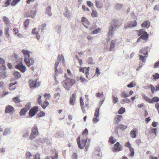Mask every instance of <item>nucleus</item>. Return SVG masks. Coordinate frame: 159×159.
<instances>
[{
	"label": "nucleus",
	"instance_id": "57",
	"mask_svg": "<svg viewBox=\"0 0 159 159\" xmlns=\"http://www.w3.org/2000/svg\"><path fill=\"white\" fill-rule=\"evenodd\" d=\"M157 129L156 128H152L151 130V132L152 133H154L155 135L154 136V137H155L157 135Z\"/></svg>",
	"mask_w": 159,
	"mask_h": 159
},
{
	"label": "nucleus",
	"instance_id": "3",
	"mask_svg": "<svg viewBox=\"0 0 159 159\" xmlns=\"http://www.w3.org/2000/svg\"><path fill=\"white\" fill-rule=\"evenodd\" d=\"M57 59L58 60L57 62H56L54 66L55 74V75L56 76H57L58 75L57 67L59 63L61 62V61L63 64L65 63L64 56L62 54L59 55L57 57Z\"/></svg>",
	"mask_w": 159,
	"mask_h": 159
},
{
	"label": "nucleus",
	"instance_id": "31",
	"mask_svg": "<svg viewBox=\"0 0 159 159\" xmlns=\"http://www.w3.org/2000/svg\"><path fill=\"white\" fill-rule=\"evenodd\" d=\"M46 25L45 23L42 24L39 28L41 30L42 32H43L46 29Z\"/></svg>",
	"mask_w": 159,
	"mask_h": 159
},
{
	"label": "nucleus",
	"instance_id": "27",
	"mask_svg": "<svg viewBox=\"0 0 159 159\" xmlns=\"http://www.w3.org/2000/svg\"><path fill=\"white\" fill-rule=\"evenodd\" d=\"M148 55H143L142 54L139 55V57H140L139 60L143 63H145L146 61V58L148 57Z\"/></svg>",
	"mask_w": 159,
	"mask_h": 159
},
{
	"label": "nucleus",
	"instance_id": "6",
	"mask_svg": "<svg viewBox=\"0 0 159 159\" xmlns=\"http://www.w3.org/2000/svg\"><path fill=\"white\" fill-rule=\"evenodd\" d=\"M38 110V107L35 106L32 108L29 112V116L30 117H32L34 116L37 113Z\"/></svg>",
	"mask_w": 159,
	"mask_h": 159
},
{
	"label": "nucleus",
	"instance_id": "43",
	"mask_svg": "<svg viewBox=\"0 0 159 159\" xmlns=\"http://www.w3.org/2000/svg\"><path fill=\"white\" fill-rule=\"evenodd\" d=\"M123 5L120 3H116L115 6V8L117 10H120L122 7Z\"/></svg>",
	"mask_w": 159,
	"mask_h": 159
},
{
	"label": "nucleus",
	"instance_id": "14",
	"mask_svg": "<svg viewBox=\"0 0 159 159\" xmlns=\"http://www.w3.org/2000/svg\"><path fill=\"white\" fill-rule=\"evenodd\" d=\"M21 52L25 56L24 60H26V59L30 57V54L31 52L29 51L28 50H25L23 49L21 51Z\"/></svg>",
	"mask_w": 159,
	"mask_h": 159
},
{
	"label": "nucleus",
	"instance_id": "7",
	"mask_svg": "<svg viewBox=\"0 0 159 159\" xmlns=\"http://www.w3.org/2000/svg\"><path fill=\"white\" fill-rule=\"evenodd\" d=\"M16 69L19 70L23 73L26 70V67L23 65L22 62L18 63L16 66Z\"/></svg>",
	"mask_w": 159,
	"mask_h": 159
},
{
	"label": "nucleus",
	"instance_id": "20",
	"mask_svg": "<svg viewBox=\"0 0 159 159\" xmlns=\"http://www.w3.org/2000/svg\"><path fill=\"white\" fill-rule=\"evenodd\" d=\"M138 129L136 128H134L130 132V135L133 138H135L136 137V132L138 131Z\"/></svg>",
	"mask_w": 159,
	"mask_h": 159
},
{
	"label": "nucleus",
	"instance_id": "61",
	"mask_svg": "<svg viewBox=\"0 0 159 159\" xmlns=\"http://www.w3.org/2000/svg\"><path fill=\"white\" fill-rule=\"evenodd\" d=\"M72 159H77V155L76 153H73V155H72Z\"/></svg>",
	"mask_w": 159,
	"mask_h": 159
},
{
	"label": "nucleus",
	"instance_id": "40",
	"mask_svg": "<svg viewBox=\"0 0 159 159\" xmlns=\"http://www.w3.org/2000/svg\"><path fill=\"white\" fill-rule=\"evenodd\" d=\"M125 111V109L124 107H121L119 109L118 113L122 115L124 113Z\"/></svg>",
	"mask_w": 159,
	"mask_h": 159
},
{
	"label": "nucleus",
	"instance_id": "21",
	"mask_svg": "<svg viewBox=\"0 0 159 159\" xmlns=\"http://www.w3.org/2000/svg\"><path fill=\"white\" fill-rule=\"evenodd\" d=\"M150 26V22L148 20L144 22L141 24V26L143 27L148 28Z\"/></svg>",
	"mask_w": 159,
	"mask_h": 159
},
{
	"label": "nucleus",
	"instance_id": "35",
	"mask_svg": "<svg viewBox=\"0 0 159 159\" xmlns=\"http://www.w3.org/2000/svg\"><path fill=\"white\" fill-rule=\"evenodd\" d=\"M137 31L138 34V36H140L141 35L144 34V33H145V32H146L143 29H141L139 30H137Z\"/></svg>",
	"mask_w": 159,
	"mask_h": 159
},
{
	"label": "nucleus",
	"instance_id": "51",
	"mask_svg": "<svg viewBox=\"0 0 159 159\" xmlns=\"http://www.w3.org/2000/svg\"><path fill=\"white\" fill-rule=\"evenodd\" d=\"M159 101V98L157 97H155L152 99L151 101V103H152L153 102H158Z\"/></svg>",
	"mask_w": 159,
	"mask_h": 159
},
{
	"label": "nucleus",
	"instance_id": "45",
	"mask_svg": "<svg viewBox=\"0 0 159 159\" xmlns=\"http://www.w3.org/2000/svg\"><path fill=\"white\" fill-rule=\"evenodd\" d=\"M55 29L56 31L58 33H60V32L61 29V25H57L55 28Z\"/></svg>",
	"mask_w": 159,
	"mask_h": 159
},
{
	"label": "nucleus",
	"instance_id": "38",
	"mask_svg": "<svg viewBox=\"0 0 159 159\" xmlns=\"http://www.w3.org/2000/svg\"><path fill=\"white\" fill-rule=\"evenodd\" d=\"M116 140L115 139H113L112 136H111L109 139V142L111 144H114L116 142Z\"/></svg>",
	"mask_w": 159,
	"mask_h": 159
},
{
	"label": "nucleus",
	"instance_id": "42",
	"mask_svg": "<svg viewBox=\"0 0 159 159\" xmlns=\"http://www.w3.org/2000/svg\"><path fill=\"white\" fill-rule=\"evenodd\" d=\"M142 97L145 100H146V101L151 103V99H150L149 97L145 95H142Z\"/></svg>",
	"mask_w": 159,
	"mask_h": 159
},
{
	"label": "nucleus",
	"instance_id": "25",
	"mask_svg": "<svg viewBox=\"0 0 159 159\" xmlns=\"http://www.w3.org/2000/svg\"><path fill=\"white\" fill-rule=\"evenodd\" d=\"M140 54H142L143 55H148V52L146 48H143L142 49L139 51Z\"/></svg>",
	"mask_w": 159,
	"mask_h": 159
},
{
	"label": "nucleus",
	"instance_id": "13",
	"mask_svg": "<svg viewBox=\"0 0 159 159\" xmlns=\"http://www.w3.org/2000/svg\"><path fill=\"white\" fill-rule=\"evenodd\" d=\"M122 150V146L120 145L119 142H117L114 145L113 150L114 152L120 151Z\"/></svg>",
	"mask_w": 159,
	"mask_h": 159
},
{
	"label": "nucleus",
	"instance_id": "53",
	"mask_svg": "<svg viewBox=\"0 0 159 159\" xmlns=\"http://www.w3.org/2000/svg\"><path fill=\"white\" fill-rule=\"evenodd\" d=\"M119 127L121 130H124L127 128V126L121 124L119 125Z\"/></svg>",
	"mask_w": 159,
	"mask_h": 159
},
{
	"label": "nucleus",
	"instance_id": "15",
	"mask_svg": "<svg viewBox=\"0 0 159 159\" xmlns=\"http://www.w3.org/2000/svg\"><path fill=\"white\" fill-rule=\"evenodd\" d=\"M30 85L31 88L34 89L39 87L40 85V84L39 83H37L35 81H33V80H30Z\"/></svg>",
	"mask_w": 159,
	"mask_h": 159
},
{
	"label": "nucleus",
	"instance_id": "34",
	"mask_svg": "<svg viewBox=\"0 0 159 159\" xmlns=\"http://www.w3.org/2000/svg\"><path fill=\"white\" fill-rule=\"evenodd\" d=\"M49 104L48 101H45L43 103H42L40 105L43 109H45L48 105Z\"/></svg>",
	"mask_w": 159,
	"mask_h": 159
},
{
	"label": "nucleus",
	"instance_id": "48",
	"mask_svg": "<svg viewBox=\"0 0 159 159\" xmlns=\"http://www.w3.org/2000/svg\"><path fill=\"white\" fill-rule=\"evenodd\" d=\"M62 133L61 132H57L55 135L56 137L59 138L62 137Z\"/></svg>",
	"mask_w": 159,
	"mask_h": 159
},
{
	"label": "nucleus",
	"instance_id": "16",
	"mask_svg": "<svg viewBox=\"0 0 159 159\" xmlns=\"http://www.w3.org/2000/svg\"><path fill=\"white\" fill-rule=\"evenodd\" d=\"M13 74L14 76V78H12L11 80V81H13L14 80L18 79L21 77L20 73L17 71H15L13 73Z\"/></svg>",
	"mask_w": 159,
	"mask_h": 159
},
{
	"label": "nucleus",
	"instance_id": "29",
	"mask_svg": "<svg viewBox=\"0 0 159 159\" xmlns=\"http://www.w3.org/2000/svg\"><path fill=\"white\" fill-rule=\"evenodd\" d=\"M17 84V82L16 81L14 83H11L9 85L10 89L11 90H14L15 89L16 87H15L13 86H12L13 85H14L15 84Z\"/></svg>",
	"mask_w": 159,
	"mask_h": 159
},
{
	"label": "nucleus",
	"instance_id": "50",
	"mask_svg": "<svg viewBox=\"0 0 159 159\" xmlns=\"http://www.w3.org/2000/svg\"><path fill=\"white\" fill-rule=\"evenodd\" d=\"M80 106L81 108H83L84 107V103L83 101V100L82 97H80Z\"/></svg>",
	"mask_w": 159,
	"mask_h": 159
},
{
	"label": "nucleus",
	"instance_id": "10",
	"mask_svg": "<svg viewBox=\"0 0 159 159\" xmlns=\"http://www.w3.org/2000/svg\"><path fill=\"white\" fill-rule=\"evenodd\" d=\"M24 61L28 67H30V66H32L34 63V60L32 57L26 59V60Z\"/></svg>",
	"mask_w": 159,
	"mask_h": 159
},
{
	"label": "nucleus",
	"instance_id": "17",
	"mask_svg": "<svg viewBox=\"0 0 159 159\" xmlns=\"http://www.w3.org/2000/svg\"><path fill=\"white\" fill-rule=\"evenodd\" d=\"M36 10H34L30 11V13H26L27 17H31L32 18H34L36 14Z\"/></svg>",
	"mask_w": 159,
	"mask_h": 159
},
{
	"label": "nucleus",
	"instance_id": "23",
	"mask_svg": "<svg viewBox=\"0 0 159 159\" xmlns=\"http://www.w3.org/2000/svg\"><path fill=\"white\" fill-rule=\"evenodd\" d=\"M13 110V107L11 106L8 105L6 107L5 112L6 113H8L12 112Z\"/></svg>",
	"mask_w": 159,
	"mask_h": 159
},
{
	"label": "nucleus",
	"instance_id": "56",
	"mask_svg": "<svg viewBox=\"0 0 159 159\" xmlns=\"http://www.w3.org/2000/svg\"><path fill=\"white\" fill-rule=\"evenodd\" d=\"M13 100L15 103H19L20 102V99L18 97H15L13 98Z\"/></svg>",
	"mask_w": 159,
	"mask_h": 159
},
{
	"label": "nucleus",
	"instance_id": "24",
	"mask_svg": "<svg viewBox=\"0 0 159 159\" xmlns=\"http://www.w3.org/2000/svg\"><path fill=\"white\" fill-rule=\"evenodd\" d=\"M122 118V116L121 115L116 116L115 118L114 123L115 124H118L121 121Z\"/></svg>",
	"mask_w": 159,
	"mask_h": 159
},
{
	"label": "nucleus",
	"instance_id": "39",
	"mask_svg": "<svg viewBox=\"0 0 159 159\" xmlns=\"http://www.w3.org/2000/svg\"><path fill=\"white\" fill-rule=\"evenodd\" d=\"M10 133V130L9 129L6 128L5 129L3 133V135H7Z\"/></svg>",
	"mask_w": 159,
	"mask_h": 159
},
{
	"label": "nucleus",
	"instance_id": "44",
	"mask_svg": "<svg viewBox=\"0 0 159 159\" xmlns=\"http://www.w3.org/2000/svg\"><path fill=\"white\" fill-rule=\"evenodd\" d=\"M91 15L93 17H97V14L96 11L93 10L91 14Z\"/></svg>",
	"mask_w": 159,
	"mask_h": 159
},
{
	"label": "nucleus",
	"instance_id": "54",
	"mask_svg": "<svg viewBox=\"0 0 159 159\" xmlns=\"http://www.w3.org/2000/svg\"><path fill=\"white\" fill-rule=\"evenodd\" d=\"M30 23V19H26L25 21V27L27 28L29 25Z\"/></svg>",
	"mask_w": 159,
	"mask_h": 159
},
{
	"label": "nucleus",
	"instance_id": "46",
	"mask_svg": "<svg viewBox=\"0 0 159 159\" xmlns=\"http://www.w3.org/2000/svg\"><path fill=\"white\" fill-rule=\"evenodd\" d=\"M121 97L124 98H126L129 96L128 93H125V91L122 92L121 94Z\"/></svg>",
	"mask_w": 159,
	"mask_h": 159
},
{
	"label": "nucleus",
	"instance_id": "4",
	"mask_svg": "<svg viewBox=\"0 0 159 159\" xmlns=\"http://www.w3.org/2000/svg\"><path fill=\"white\" fill-rule=\"evenodd\" d=\"M39 132L38 127L36 125H35L32 128V132L29 138L30 140H32L35 138Z\"/></svg>",
	"mask_w": 159,
	"mask_h": 159
},
{
	"label": "nucleus",
	"instance_id": "49",
	"mask_svg": "<svg viewBox=\"0 0 159 159\" xmlns=\"http://www.w3.org/2000/svg\"><path fill=\"white\" fill-rule=\"evenodd\" d=\"M27 111H26L24 109H22L20 112V116H22L25 115Z\"/></svg>",
	"mask_w": 159,
	"mask_h": 159
},
{
	"label": "nucleus",
	"instance_id": "33",
	"mask_svg": "<svg viewBox=\"0 0 159 159\" xmlns=\"http://www.w3.org/2000/svg\"><path fill=\"white\" fill-rule=\"evenodd\" d=\"M130 102L131 101L130 99L128 98H125L121 100L120 103L122 104H124L127 102Z\"/></svg>",
	"mask_w": 159,
	"mask_h": 159
},
{
	"label": "nucleus",
	"instance_id": "36",
	"mask_svg": "<svg viewBox=\"0 0 159 159\" xmlns=\"http://www.w3.org/2000/svg\"><path fill=\"white\" fill-rule=\"evenodd\" d=\"M99 110L100 108H96L94 114V117H99Z\"/></svg>",
	"mask_w": 159,
	"mask_h": 159
},
{
	"label": "nucleus",
	"instance_id": "18",
	"mask_svg": "<svg viewBox=\"0 0 159 159\" xmlns=\"http://www.w3.org/2000/svg\"><path fill=\"white\" fill-rule=\"evenodd\" d=\"M76 93H74L70 98V103L71 105L74 106V105L75 102L76 100Z\"/></svg>",
	"mask_w": 159,
	"mask_h": 159
},
{
	"label": "nucleus",
	"instance_id": "55",
	"mask_svg": "<svg viewBox=\"0 0 159 159\" xmlns=\"http://www.w3.org/2000/svg\"><path fill=\"white\" fill-rule=\"evenodd\" d=\"M3 20L7 24H8L9 23L10 20L6 16L3 17Z\"/></svg>",
	"mask_w": 159,
	"mask_h": 159
},
{
	"label": "nucleus",
	"instance_id": "28",
	"mask_svg": "<svg viewBox=\"0 0 159 159\" xmlns=\"http://www.w3.org/2000/svg\"><path fill=\"white\" fill-rule=\"evenodd\" d=\"M30 131L29 129H27L24 132L23 137L24 138H27L28 137L30 134Z\"/></svg>",
	"mask_w": 159,
	"mask_h": 159
},
{
	"label": "nucleus",
	"instance_id": "12",
	"mask_svg": "<svg viewBox=\"0 0 159 159\" xmlns=\"http://www.w3.org/2000/svg\"><path fill=\"white\" fill-rule=\"evenodd\" d=\"M81 21L84 26L86 28H88L90 24L88 20L84 17H82L81 19Z\"/></svg>",
	"mask_w": 159,
	"mask_h": 159
},
{
	"label": "nucleus",
	"instance_id": "8",
	"mask_svg": "<svg viewBox=\"0 0 159 159\" xmlns=\"http://www.w3.org/2000/svg\"><path fill=\"white\" fill-rule=\"evenodd\" d=\"M27 158L28 159H40L39 156L38 154L35 155H33L30 152H28L26 153Z\"/></svg>",
	"mask_w": 159,
	"mask_h": 159
},
{
	"label": "nucleus",
	"instance_id": "47",
	"mask_svg": "<svg viewBox=\"0 0 159 159\" xmlns=\"http://www.w3.org/2000/svg\"><path fill=\"white\" fill-rule=\"evenodd\" d=\"M80 81L81 82L84 83H87L88 81L87 80L85 79V78L82 77V76L80 77Z\"/></svg>",
	"mask_w": 159,
	"mask_h": 159
},
{
	"label": "nucleus",
	"instance_id": "30",
	"mask_svg": "<svg viewBox=\"0 0 159 159\" xmlns=\"http://www.w3.org/2000/svg\"><path fill=\"white\" fill-rule=\"evenodd\" d=\"M96 6L98 8H101L103 6V4L102 2L96 1Z\"/></svg>",
	"mask_w": 159,
	"mask_h": 159
},
{
	"label": "nucleus",
	"instance_id": "41",
	"mask_svg": "<svg viewBox=\"0 0 159 159\" xmlns=\"http://www.w3.org/2000/svg\"><path fill=\"white\" fill-rule=\"evenodd\" d=\"M129 150L131 153L129 154V155L130 157H132L134 156V149L133 148H129Z\"/></svg>",
	"mask_w": 159,
	"mask_h": 159
},
{
	"label": "nucleus",
	"instance_id": "22",
	"mask_svg": "<svg viewBox=\"0 0 159 159\" xmlns=\"http://www.w3.org/2000/svg\"><path fill=\"white\" fill-rule=\"evenodd\" d=\"M116 41L117 39L113 40L111 41L110 48V51H114V50L115 44Z\"/></svg>",
	"mask_w": 159,
	"mask_h": 159
},
{
	"label": "nucleus",
	"instance_id": "32",
	"mask_svg": "<svg viewBox=\"0 0 159 159\" xmlns=\"http://www.w3.org/2000/svg\"><path fill=\"white\" fill-rule=\"evenodd\" d=\"M31 107V103L29 102L27 103L25 105V107L23 108L26 111H27Z\"/></svg>",
	"mask_w": 159,
	"mask_h": 159
},
{
	"label": "nucleus",
	"instance_id": "9",
	"mask_svg": "<svg viewBox=\"0 0 159 159\" xmlns=\"http://www.w3.org/2000/svg\"><path fill=\"white\" fill-rule=\"evenodd\" d=\"M63 15L68 20H70L72 17V15L70 11L66 7L65 8V11Z\"/></svg>",
	"mask_w": 159,
	"mask_h": 159
},
{
	"label": "nucleus",
	"instance_id": "63",
	"mask_svg": "<svg viewBox=\"0 0 159 159\" xmlns=\"http://www.w3.org/2000/svg\"><path fill=\"white\" fill-rule=\"evenodd\" d=\"M96 96L98 97L102 98L103 96V93L101 94L99 92H98L96 93Z\"/></svg>",
	"mask_w": 159,
	"mask_h": 159
},
{
	"label": "nucleus",
	"instance_id": "62",
	"mask_svg": "<svg viewBox=\"0 0 159 159\" xmlns=\"http://www.w3.org/2000/svg\"><path fill=\"white\" fill-rule=\"evenodd\" d=\"M42 96L40 95L38 99V102L39 105H41L42 103V101L41 100Z\"/></svg>",
	"mask_w": 159,
	"mask_h": 159
},
{
	"label": "nucleus",
	"instance_id": "52",
	"mask_svg": "<svg viewBox=\"0 0 159 159\" xmlns=\"http://www.w3.org/2000/svg\"><path fill=\"white\" fill-rule=\"evenodd\" d=\"M101 29L100 28L96 29L92 31V34H97L100 33Z\"/></svg>",
	"mask_w": 159,
	"mask_h": 159
},
{
	"label": "nucleus",
	"instance_id": "19",
	"mask_svg": "<svg viewBox=\"0 0 159 159\" xmlns=\"http://www.w3.org/2000/svg\"><path fill=\"white\" fill-rule=\"evenodd\" d=\"M45 13L50 17L52 16V14L51 12V7L49 5L47 7L46 9Z\"/></svg>",
	"mask_w": 159,
	"mask_h": 159
},
{
	"label": "nucleus",
	"instance_id": "1",
	"mask_svg": "<svg viewBox=\"0 0 159 159\" xmlns=\"http://www.w3.org/2000/svg\"><path fill=\"white\" fill-rule=\"evenodd\" d=\"M120 23L118 20L116 19L113 20L111 22L108 34L109 37H111L113 36L114 31L116 29H118L120 27Z\"/></svg>",
	"mask_w": 159,
	"mask_h": 159
},
{
	"label": "nucleus",
	"instance_id": "58",
	"mask_svg": "<svg viewBox=\"0 0 159 159\" xmlns=\"http://www.w3.org/2000/svg\"><path fill=\"white\" fill-rule=\"evenodd\" d=\"M88 63L89 64H93L94 63L93 62V60L92 58L90 57L89 58L87 61Z\"/></svg>",
	"mask_w": 159,
	"mask_h": 159
},
{
	"label": "nucleus",
	"instance_id": "37",
	"mask_svg": "<svg viewBox=\"0 0 159 159\" xmlns=\"http://www.w3.org/2000/svg\"><path fill=\"white\" fill-rule=\"evenodd\" d=\"M113 102L114 104H115L117 103L118 101V98L117 97H116L113 94L112 96Z\"/></svg>",
	"mask_w": 159,
	"mask_h": 159
},
{
	"label": "nucleus",
	"instance_id": "60",
	"mask_svg": "<svg viewBox=\"0 0 159 159\" xmlns=\"http://www.w3.org/2000/svg\"><path fill=\"white\" fill-rule=\"evenodd\" d=\"M19 2V1L17 0H13V1L11 3V4L12 6H15Z\"/></svg>",
	"mask_w": 159,
	"mask_h": 159
},
{
	"label": "nucleus",
	"instance_id": "2",
	"mask_svg": "<svg viewBox=\"0 0 159 159\" xmlns=\"http://www.w3.org/2000/svg\"><path fill=\"white\" fill-rule=\"evenodd\" d=\"M64 78L65 80L62 82L63 85L67 90L69 91L71 87L75 83V81L74 80L67 77L66 74H65Z\"/></svg>",
	"mask_w": 159,
	"mask_h": 159
},
{
	"label": "nucleus",
	"instance_id": "11",
	"mask_svg": "<svg viewBox=\"0 0 159 159\" xmlns=\"http://www.w3.org/2000/svg\"><path fill=\"white\" fill-rule=\"evenodd\" d=\"M137 24L136 20L129 21L128 22V25L125 26L124 28L127 29L128 28L135 27L137 25Z\"/></svg>",
	"mask_w": 159,
	"mask_h": 159
},
{
	"label": "nucleus",
	"instance_id": "59",
	"mask_svg": "<svg viewBox=\"0 0 159 159\" xmlns=\"http://www.w3.org/2000/svg\"><path fill=\"white\" fill-rule=\"evenodd\" d=\"M99 117H95L93 119V122L94 123H97L99 121Z\"/></svg>",
	"mask_w": 159,
	"mask_h": 159
},
{
	"label": "nucleus",
	"instance_id": "5",
	"mask_svg": "<svg viewBox=\"0 0 159 159\" xmlns=\"http://www.w3.org/2000/svg\"><path fill=\"white\" fill-rule=\"evenodd\" d=\"M79 148L80 149H83L85 147V151H87L89 148V144L86 143V140L84 139H82L80 142L78 144Z\"/></svg>",
	"mask_w": 159,
	"mask_h": 159
},
{
	"label": "nucleus",
	"instance_id": "26",
	"mask_svg": "<svg viewBox=\"0 0 159 159\" xmlns=\"http://www.w3.org/2000/svg\"><path fill=\"white\" fill-rule=\"evenodd\" d=\"M148 34L147 32H145L144 34L140 35V37L142 39L144 40H145L148 39Z\"/></svg>",
	"mask_w": 159,
	"mask_h": 159
},
{
	"label": "nucleus",
	"instance_id": "64",
	"mask_svg": "<svg viewBox=\"0 0 159 159\" xmlns=\"http://www.w3.org/2000/svg\"><path fill=\"white\" fill-rule=\"evenodd\" d=\"M153 77L155 80L159 78V74L156 73L155 75H153Z\"/></svg>",
	"mask_w": 159,
	"mask_h": 159
}]
</instances>
